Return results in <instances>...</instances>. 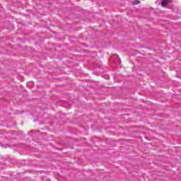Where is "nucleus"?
Segmentation results:
<instances>
[{"label":"nucleus","instance_id":"nucleus-2","mask_svg":"<svg viewBox=\"0 0 181 181\" xmlns=\"http://www.w3.org/2000/svg\"><path fill=\"white\" fill-rule=\"evenodd\" d=\"M134 5H138V4H139V1L136 0L134 1Z\"/></svg>","mask_w":181,"mask_h":181},{"label":"nucleus","instance_id":"nucleus-1","mask_svg":"<svg viewBox=\"0 0 181 181\" xmlns=\"http://www.w3.org/2000/svg\"><path fill=\"white\" fill-rule=\"evenodd\" d=\"M169 2H170V0H161V6H166Z\"/></svg>","mask_w":181,"mask_h":181}]
</instances>
